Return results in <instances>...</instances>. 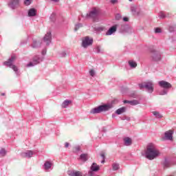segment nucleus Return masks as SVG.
Instances as JSON below:
<instances>
[{
    "instance_id": "nucleus-1",
    "label": "nucleus",
    "mask_w": 176,
    "mask_h": 176,
    "mask_svg": "<svg viewBox=\"0 0 176 176\" xmlns=\"http://www.w3.org/2000/svg\"><path fill=\"white\" fill-rule=\"evenodd\" d=\"M160 156V151L157 149V146L153 143H149L146 146V157L148 160H153V159H156V157H159Z\"/></svg>"
},
{
    "instance_id": "nucleus-2",
    "label": "nucleus",
    "mask_w": 176,
    "mask_h": 176,
    "mask_svg": "<svg viewBox=\"0 0 176 176\" xmlns=\"http://www.w3.org/2000/svg\"><path fill=\"white\" fill-rule=\"evenodd\" d=\"M112 108V104H103L100 105L98 107H95L90 111V113H100V112H103V111H108V109H111Z\"/></svg>"
},
{
    "instance_id": "nucleus-3",
    "label": "nucleus",
    "mask_w": 176,
    "mask_h": 176,
    "mask_svg": "<svg viewBox=\"0 0 176 176\" xmlns=\"http://www.w3.org/2000/svg\"><path fill=\"white\" fill-rule=\"evenodd\" d=\"M98 14H100V9L97 8H93L89 13L87 14V16L93 19L94 21H98Z\"/></svg>"
},
{
    "instance_id": "nucleus-4",
    "label": "nucleus",
    "mask_w": 176,
    "mask_h": 176,
    "mask_svg": "<svg viewBox=\"0 0 176 176\" xmlns=\"http://www.w3.org/2000/svg\"><path fill=\"white\" fill-rule=\"evenodd\" d=\"M153 87H154V85H153V82H152V81L143 82L142 84L139 85V87H140V90H142V89L144 87L145 89H147V91L148 93H153V90H154Z\"/></svg>"
},
{
    "instance_id": "nucleus-5",
    "label": "nucleus",
    "mask_w": 176,
    "mask_h": 176,
    "mask_svg": "<svg viewBox=\"0 0 176 176\" xmlns=\"http://www.w3.org/2000/svg\"><path fill=\"white\" fill-rule=\"evenodd\" d=\"M16 60V56L14 54H12L11 56V58L8 59V61L4 62V65H6L7 67H10V68H12L15 72H17V67L16 65H13L14 61Z\"/></svg>"
},
{
    "instance_id": "nucleus-6",
    "label": "nucleus",
    "mask_w": 176,
    "mask_h": 176,
    "mask_svg": "<svg viewBox=\"0 0 176 176\" xmlns=\"http://www.w3.org/2000/svg\"><path fill=\"white\" fill-rule=\"evenodd\" d=\"M93 38L89 37V36H85L82 38V46L85 49L89 47V46H91L93 45Z\"/></svg>"
},
{
    "instance_id": "nucleus-7",
    "label": "nucleus",
    "mask_w": 176,
    "mask_h": 176,
    "mask_svg": "<svg viewBox=\"0 0 176 176\" xmlns=\"http://www.w3.org/2000/svg\"><path fill=\"white\" fill-rule=\"evenodd\" d=\"M42 61V59L39 58L38 56H36L33 58V61L30 62L28 65L27 67H34V65H36L37 64H39Z\"/></svg>"
},
{
    "instance_id": "nucleus-8",
    "label": "nucleus",
    "mask_w": 176,
    "mask_h": 176,
    "mask_svg": "<svg viewBox=\"0 0 176 176\" xmlns=\"http://www.w3.org/2000/svg\"><path fill=\"white\" fill-rule=\"evenodd\" d=\"M175 164L173 160L170 158H166L164 162V168H168V167H171L173 165Z\"/></svg>"
},
{
    "instance_id": "nucleus-9",
    "label": "nucleus",
    "mask_w": 176,
    "mask_h": 176,
    "mask_svg": "<svg viewBox=\"0 0 176 176\" xmlns=\"http://www.w3.org/2000/svg\"><path fill=\"white\" fill-rule=\"evenodd\" d=\"M158 84L160 86V87H162L163 89H170L171 87V84L164 80L160 81Z\"/></svg>"
},
{
    "instance_id": "nucleus-10",
    "label": "nucleus",
    "mask_w": 176,
    "mask_h": 176,
    "mask_svg": "<svg viewBox=\"0 0 176 176\" xmlns=\"http://www.w3.org/2000/svg\"><path fill=\"white\" fill-rule=\"evenodd\" d=\"M153 61H160L162 60V54L160 52H155L153 55Z\"/></svg>"
},
{
    "instance_id": "nucleus-11",
    "label": "nucleus",
    "mask_w": 176,
    "mask_h": 176,
    "mask_svg": "<svg viewBox=\"0 0 176 176\" xmlns=\"http://www.w3.org/2000/svg\"><path fill=\"white\" fill-rule=\"evenodd\" d=\"M51 41H52V33L50 32H48L44 36V42H46L47 45H49Z\"/></svg>"
},
{
    "instance_id": "nucleus-12",
    "label": "nucleus",
    "mask_w": 176,
    "mask_h": 176,
    "mask_svg": "<svg viewBox=\"0 0 176 176\" xmlns=\"http://www.w3.org/2000/svg\"><path fill=\"white\" fill-rule=\"evenodd\" d=\"M118 30V25H114L106 32V35H112Z\"/></svg>"
},
{
    "instance_id": "nucleus-13",
    "label": "nucleus",
    "mask_w": 176,
    "mask_h": 176,
    "mask_svg": "<svg viewBox=\"0 0 176 176\" xmlns=\"http://www.w3.org/2000/svg\"><path fill=\"white\" fill-rule=\"evenodd\" d=\"M32 155H34V152L32 151H28L21 153L22 157H32Z\"/></svg>"
},
{
    "instance_id": "nucleus-14",
    "label": "nucleus",
    "mask_w": 176,
    "mask_h": 176,
    "mask_svg": "<svg viewBox=\"0 0 176 176\" xmlns=\"http://www.w3.org/2000/svg\"><path fill=\"white\" fill-rule=\"evenodd\" d=\"M10 8L12 9H15L16 6H19V0H12L10 3H9Z\"/></svg>"
},
{
    "instance_id": "nucleus-15",
    "label": "nucleus",
    "mask_w": 176,
    "mask_h": 176,
    "mask_svg": "<svg viewBox=\"0 0 176 176\" xmlns=\"http://www.w3.org/2000/svg\"><path fill=\"white\" fill-rule=\"evenodd\" d=\"M173 134V132L171 130L166 131L165 133V137H166V140H169L170 141H172Z\"/></svg>"
},
{
    "instance_id": "nucleus-16",
    "label": "nucleus",
    "mask_w": 176,
    "mask_h": 176,
    "mask_svg": "<svg viewBox=\"0 0 176 176\" xmlns=\"http://www.w3.org/2000/svg\"><path fill=\"white\" fill-rule=\"evenodd\" d=\"M124 104H130L131 105H138L140 102H138V100H124Z\"/></svg>"
},
{
    "instance_id": "nucleus-17",
    "label": "nucleus",
    "mask_w": 176,
    "mask_h": 176,
    "mask_svg": "<svg viewBox=\"0 0 176 176\" xmlns=\"http://www.w3.org/2000/svg\"><path fill=\"white\" fill-rule=\"evenodd\" d=\"M124 144L126 146H130L132 144L131 138H124Z\"/></svg>"
},
{
    "instance_id": "nucleus-18",
    "label": "nucleus",
    "mask_w": 176,
    "mask_h": 176,
    "mask_svg": "<svg viewBox=\"0 0 176 176\" xmlns=\"http://www.w3.org/2000/svg\"><path fill=\"white\" fill-rule=\"evenodd\" d=\"M36 15V10L35 8H31L28 11V16L30 17L34 16Z\"/></svg>"
},
{
    "instance_id": "nucleus-19",
    "label": "nucleus",
    "mask_w": 176,
    "mask_h": 176,
    "mask_svg": "<svg viewBox=\"0 0 176 176\" xmlns=\"http://www.w3.org/2000/svg\"><path fill=\"white\" fill-rule=\"evenodd\" d=\"M126 112V107H121L116 110V113L117 115H122V113H124Z\"/></svg>"
},
{
    "instance_id": "nucleus-20",
    "label": "nucleus",
    "mask_w": 176,
    "mask_h": 176,
    "mask_svg": "<svg viewBox=\"0 0 176 176\" xmlns=\"http://www.w3.org/2000/svg\"><path fill=\"white\" fill-rule=\"evenodd\" d=\"M80 160H82V162H86L87 161V159H89V156L87 154H81L80 155Z\"/></svg>"
},
{
    "instance_id": "nucleus-21",
    "label": "nucleus",
    "mask_w": 176,
    "mask_h": 176,
    "mask_svg": "<svg viewBox=\"0 0 176 176\" xmlns=\"http://www.w3.org/2000/svg\"><path fill=\"white\" fill-rule=\"evenodd\" d=\"M72 101L66 100L62 104V108H67L69 104H72Z\"/></svg>"
},
{
    "instance_id": "nucleus-22",
    "label": "nucleus",
    "mask_w": 176,
    "mask_h": 176,
    "mask_svg": "<svg viewBox=\"0 0 176 176\" xmlns=\"http://www.w3.org/2000/svg\"><path fill=\"white\" fill-rule=\"evenodd\" d=\"M129 64L131 68H135L137 67V63L134 60H129Z\"/></svg>"
},
{
    "instance_id": "nucleus-23",
    "label": "nucleus",
    "mask_w": 176,
    "mask_h": 176,
    "mask_svg": "<svg viewBox=\"0 0 176 176\" xmlns=\"http://www.w3.org/2000/svg\"><path fill=\"white\" fill-rule=\"evenodd\" d=\"M44 167H45V170H49V168H50V167H52V164L50 163V162L47 161V162H45V163L44 164Z\"/></svg>"
},
{
    "instance_id": "nucleus-24",
    "label": "nucleus",
    "mask_w": 176,
    "mask_h": 176,
    "mask_svg": "<svg viewBox=\"0 0 176 176\" xmlns=\"http://www.w3.org/2000/svg\"><path fill=\"white\" fill-rule=\"evenodd\" d=\"M153 114L154 115V116H155V118H158V119H160V118H163L162 114H160L157 111H153Z\"/></svg>"
},
{
    "instance_id": "nucleus-25",
    "label": "nucleus",
    "mask_w": 176,
    "mask_h": 176,
    "mask_svg": "<svg viewBox=\"0 0 176 176\" xmlns=\"http://www.w3.org/2000/svg\"><path fill=\"white\" fill-rule=\"evenodd\" d=\"M73 176H83L80 171H74L72 173Z\"/></svg>"
},
{
    "instance_id": "nucleus-26",
    "label": "nucleus",
    "mask_w": 176,
    "mask_h": 176,
    "mask_svg": "<svg viewBox=\"0 0 176 176\" xmlns=\"http://www.w3.org/2000/svg\"><path fill=\"white\" fill-rule=\"evenodd\" d=\"M112 167H113V170H119V164H116V163L113 164Z\"/></svg>"
},
{
    "instance_id": "nucleus-27",
    "label": "nucleus",
    "mask_w": 176,
    "mask_h": 176,
    "mask_svg": "<svg viewBox=\"0 0 176 176\" xmlns=\"http://www.w3.org/2000/svg\"><path fill=\"white\" fill-rule=\"evenodd\" d=\"M0 155L1 156H5V155H6V151L3 148H2L1 151H0Z\"/></svg>"
},
{
    "instance_id": "nucleus-28",
    "label": "nucleus",
    "mask_w": 176,
    "mask_h": 176,
    "mask_svg": "<svg viewBox=\"0 0 176 176\" xmlns=\"http://www.w3.org/2000/svg\"><path fill=\"white\" fill-rule=\"evenodd\" d=\"M80 151V146H76L74 148V152H79Z\"/></svg>"
},
{
    "instance_id": "nucleus-29",
    "label": "nucleus",
    "mask_w": 176,
    "mask_h": 176,
    "mask_svg": "<svg viewBox=\"0 0 176 176\" xmlns=\"http://www.w3.org/2000/svg\"><path fill=\"white\" fill-rule=\"evenodd\" d=\"M100 156L102 157V160L101 163H104L105 162V154L104 153H102L100 154Z\"/></svg>"
},
{
    "instance_id": "nucleus-30",
    "label": "nucleus",
    "mask_w": 176,
    "mask_h": 176,
    "mask_svg": "<svg viewBox=\"0 0 176 176\" xmlns=\"http://www.w3.org/2000/svg\"><path fill=\"white\" fill-rule=\"evenodd\" d=\"M80 27H82V24L81 23H79L78 25H76V27H75V31H78V30H79V28H80Z\"/></svg>"
},
{
    "instance_id": "nucleus-31",
    "label": "nucleus",
    "mask_w": 176,
    "mask_h": 176,
    "mask_svg": "<svg viewBox=\"0 0 176 176\" xmlns=\"http://www.w3.org/2000/svg\"><path fill=\"white\" fill-rule=\"evenodd\" d=\"M89 75H91V76H94L96 75V72H94V69H91L89 71Z\"/></svg>"
},
{
    "instance_id": "nucleus-32",
    "label": "nucleus",
    "mask_w": 176,
    "mask_h": 176,
    "mask_svg": "<svg viewBox=\"0 0 176 176\" xmlns=\"http://www.w3.org/2000/svg\"><path fill=\"white\" fill-rule=\"evenodd\" d=\"M155 32L156 34H160V32H162V29L160 28H155Z\"/></svg>"
},
{
    "instance_id": "nucleus-33",
    "label": "nucleus",
    "mask_w": 176,
    "mask_h": 176,
    "mask_svg": "<svg viewBox=\"0 0 176 176\" xmlns=\"http://www.w3.org/2000/svg\"><path fill=\"white\" fill-rule=\"evenodd\" d=\"M25 5H26V6H28V5L31 4V0H25L24 1Z\"/></svg>"
},
{
    "instance_id": "nucleus-34",
    "label": "nucleus",
    "mask_w": 176,
    "mask_h": 176,
    "mask_svg": "<svg viewBox=\"0 0 176 176\" xmlns=\"http://www.w3.org/2000/svg\"><path fill=\"white\" fill-rule=\"evenodd\" d=\"M95 50L97 53H100L101 52V48L100 46H97L96 48H95Z\"/></svg>"
},
{
    "instance_id": "nucleus-35",
    "label": "nucleus",
    "mask_w": 176,
    "mask_h": 176,
    "mask_svg": "<svg viewBox=\"0 0 176 176\" xmlns=\"http://www.w3.org/2000/svg\"><path fill=\"white\" fill-rule=\"evenodd\" d=\"M160 17L161 19H164V17H166V14L164 12H160Z\"/></svg>"
},
{
    "instance_id": "nucleus-36",
    "label": "nucleus",
    "mask_w": 176,
    "mask_h": 176,
    "mask_svg": "<svg viewBox=\"0 0 176 176\" xmlns=\"http://www.w3.org/2000/svg\"><path fill=\"white\" fill-rule=\"evenodd\" d=\"M116 20H120V19H122V15H120V14H117L116 15Z\"/></svg>"
},
{
    "instance_id": "nucleus-37",
    "label": "nucleus",
    "mask_w": 176,
    "mask_h": 176,
    "mask_svg": "<svg viewBox=\"0 0 176 176\" xmlns=\"http://www.w3.org/2000/svg\"><path fill=\"white\" fill-rule=\"evenodd\" d=\"M38 43L36 41H34L33 43L32 44V47H38Z\"/></svg>"
},
{
    "instance_id": "nucleus-38",
    "label": "nucleus",
    "mask_w": 176,
    "mask_h": 176,
    "mask_svg": "<svg viewBox=\"0 0 176 176\" xmlns=\"http://www.w3.org/2000/svg\"><path fill=\"white\" fill-rule=\"evenodd\" d=\"M56 18V14L53 13L52 14V15L50 16V19L52 20H54V19Z\"/></svg>"
},
{
    "instance_id": "nucleus-39",
    "label": "nucleus",
    "mask_w": 176,
    "mask_h": 176,
    "mask_svg": "<svg viewBox=\"0 0 176 176\" xmlns=\"http://www.w3.org/2000/svg\"><path fill=\"white\" fill-rule=\"evenodd\" d=\"M160 94L161 96H164V94H167V91L164 90L162 92H160Z\"/></svg>"
},
{
    "instance_id": "nucleus-40",
    "label": "nucleus",
    "mask_w": 176,
    "mask_h": 176,
    "mask_svg": "<svg viewBox=\"0 0 176 176\" xmlns=\"http://www.w3.org/2000/svg\"><path fill=\"white\" fill-rule=\"evenodd\" d=\"M131 10L132 13L134 14V12H135V8L134 7H131Z\"/></svg>"
},
{
    "instance_id": "nucleus-41",
    "label": "nucleus",
    "mask_w": 176,
    "mask_h": 176,
    "mask_svg": "<svg viewBox=\"0 0 176 176\" xmlns=\"http://www.w3.org/2000/svg\"><path fill=\"white\" fill-rule=\"evenodd\" d=\"M69 146V143L65 142V148H68Z\"/></svg>"
},
{
    "instance_id": "nucleus-42",
    "label": "nucleus",
    "mask_w": 176,
    "mask_h": 176,
    "mask_svg": "<svg viewBox=\"0 0 176 176\" xmlns=\"http://www.w3.org/2000/svg\"><path fill=\"white\" fill-rule=\"evenodd\" d=\"M118 3V0H111V3Z\"/></svg>"
},
{
    "instance_id": "nucleus-43",
    "label": "nucleus",
    "mask_w": 176,
    "mask_h": 176,
    "mask_svg": "<svg viewBox=\"0 0 176 176\" xmlns=\"http://www.w3.org/2000/svg\"><path fill=\"white\" fill-rule=\"evenodd\" d=\"M123 20H124V21H129V18H127V17H124V18H123Z\"/></svg>"
},
{
    "instance_id": "nucleus-44",
    "label": "nucleus",
    "mask_w": 176,
    "mask_h": 176,
    "mask_svg": "<svg viewBox=\"0 0 176 176\" xmlns=\"http://www.w3.org/2000/svg\"><path fill=\"white\" fill-rule=\"evenodd\" d=\"M42 54H43V56H45V54H46V50H43Z\"/></svg>"
},
{
    "instance_id": "nucleus-45",
    "label": "nucleus",
    "mask_w": 176,
    "mask_h": 176,
    "mask_svg": "<svg viewBox=\"0 0 176 176\" xmlns=\"http://www.w3.org/2000/svg\"><path fill=\"white\" fill-rule=\"evenodd\" d=\"M52 1H53L54 2H58V1L60 0H52Z\"/></svg>"
},
{
    "instance_id": "nucleus-46",
    "label": "nucleus",
    "mask_w": 176,
    "mask_h": 176,
    "mask_svg": "<svg viewBox=\"0 0 176 176\" xmlns=\"http://www.w3.org/2000/svg\"><path fill=\"white\" fill-rule=\"evenodd\" d=\"M1 96H5V94H1Z\"/></svg>"
},
{
    "instance_id": "nucleus-47",
    "label": "nucleus",
    "mask_w": 176,
    "mask_h": 176,
    "mask_svg": "<svg viewBox=\"0 0 176 176\" xmlns=\"http://www.w3.org/2000/svg\"><path fill=\"white\" fill-rule=\"evenodd\" d=\"M129 1H133V0H129Z\"/></svg>"
}]
</instances>
